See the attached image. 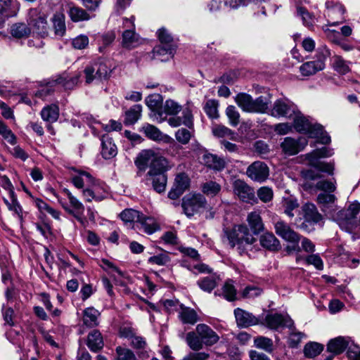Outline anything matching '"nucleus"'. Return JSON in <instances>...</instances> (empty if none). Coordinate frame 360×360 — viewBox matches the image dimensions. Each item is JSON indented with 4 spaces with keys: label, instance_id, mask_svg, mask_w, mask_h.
<instances>
[{
    "label": "nucleus",
    "instance_id": "obj_1",
    "mask_svg": "<svg viewBox=\"0 0 360 360\" xmlns=\"http://www.w3.org/2000/svg\"><path fill=\"white\" fill-rule=\"evenodd\" d=\"M332 155V150L326 147L318 148L307 153L306 160L311 168L302 171L303 178L305 180L314 181L321 178V172L332 174L334 170L333 165L319 160L321 158L330 157Z\"/></svg>",
    "mask_w": 360,
    "mask_h": 360
},
{
    "label": "nucleus",
    "instance_id": "obj_2",
    "mask_svg": "<svg viewBox=\"0 0 360 360\" xmlns=\"http://www.w3.org/2000/svg\"><path fill=\"white\" fill-rule=\"evenodd\" d=\"M223 233V240L226 239L231 248L236 246L240 252L256 241L245 225H236L232 229L226 228Z\"/></svg>",
    "mask_w": 360,
    "mask_h": 360
},
{
    "label": "nucleus",
    "instance_id": "obj_3",
    "mask_svg": "<svg viewBox=\"0 0 360 360\" xmlns=\"http://www.w3.org/2000/svg\"><path fill=\"white\" fill-rule=\"evenodd\" d=\"M168 163L166 158L159 155L153 150H142L135 160L136 166L141 172H145L147 168H149V171L165 168Z\"/></svg>",
    "mask_w": 360,
    "mask_h": 360
},
{
    "label": "nucleus",
    "instance_id": "obj_4",
    "mask_svg": "<svg viewBox=\"0 0 360 360\" xmlns=\"http://www.w3.org/2000/svg\"><path fill=\"white\" fill-rule=\"evenodd\" d=\"M235 101L244 112H247L264 113L269 108V98L263 96L254 100L250 95L240 93L236 96Z\"/></svg>",
    "mask_w": 360,
    "mask_h": 360
},
{
    "label": "nucleus",
    "instance_id": "obj_5",
    "mask_svg": "<svg viewBox=\"0 0 360 360\" xmlns=\"http://www.w3.org/2000/svg\"><path fill=\"white\" fill-rule=\"evenodd\" d=\"M112 70L101 59L87 65L84 70L85 82L99 83L110 78Z\"/></svg>",
    "mask_w": 360,
    "mask_h": 360
},
{
    "label": "nucleus",
    "instance_id": "obj_6",
    "mask_svg": "<svg viewBox=\"0 0 360 360\" xmlns=\"http://www.w3.org/2000/svg\"><path fill=\"white\" fill-rule=\"evenodd\" d=\"M63 192L67 196L70 206L64 203L59 198H58V202L67 212L72 214L82 225L85 226L86 221L82 217L84 211V205L68 189L64 188Z\"/></svg>",
    "mask_w": 360,
    "mask_h": 360
},
{
    "label": "nucleus",
    "instance_id": "obj_7",
    "mask_svg": "<svg viewBox=\"0 0 360 360\" xmlns=\"http://www.w3.org/2000/svg\"><path fill=\"white\" fill-rule=\"evenodd\" d=\"M27 22L30 30L37 35L44 37L48 34V24L46 15L37 8H31L29 11Z\"/></svg>",
    "mask_w": 360,
    "mask_h": 360
},
{
    "label": "nucleus",
    "instance_id": "obj_8",
    "mask_svg": "<svg viewBox=\"0 0 360 360\" xmlns=\"http://www.w3.org/2000/svg\"><path fill=\"white\" fill-rule=\"evenodd\" d=\"M172 166L168 163L165 168H159V169L155 171H148L146 176V182L150 184L156 192L159 193L164 192L167 181L166 172Z\"/></svg>",
    "mask_w": 360,
    "mask_h": 360
},
{
    "label": "nucleus",
    "instance_id": "obj_9",
    "mask_svg": "<svg viewBox=\"0 0 360 360\" xmlns=\"http://www.w3.org/2000/svg\"><path fill=\"white\" fill-rule=\"evenodd\" d=\"M292 118L294 127L299 132L307 134L309 136H317L321 132L320 124H311L299 110Z\"/></svg>",
    "mask_w": 360,
    "mask_h": 360
},
{
    "label": "nucleus",
    "instance_id": "obj_10",
    "mask_svg": "<svg viewBox=\"0 0 360 360\" xmlns=\"http://www.w3.org/2000/svg\"><path fill=\"white\" fill-rule=\"evenodd\" d=\"M259 324L265 326L270 329L276 330L280 327L292 328L294 322L288 315L275 313L266 314L265 317L262 316L260 319Z\"/></svg>",
    "mask_w": 360,
    "mask_h": 360
},
{
    "label": "nucleus",
    "instance_id": "obj_11",
    "mask_svg": "<svg viewBox=\"0 0 360 360\" xmlns=\"http://www.w3.org/2000/svg\"><path fill=\"white\" fill-rule=\"evenodd\" d=\"M297 111V107L292 101L283 98L274 102L271 114L274 117L292 118Z\"/></svg>",
    "mask_w": 360,
    "mask_h": 360
},
{
    "label": "nucleus",
    "instance_id": "obj_12",
    "mask_svg": "<svg viewBox=\"0 0 360 360\" xmlns=\"http://www.w3.org/2000/svg\"><path fill=\"white\" fill-rule=\"evenodd\" d=\"M206 200L200 194L187 195L183 198L182 207L188 217H193L205 206Z\"/></svg>",
    "mask_w": 360,
    "mask_h": 360
},
{
    "label": "nucleus",
    "instance_id": "obj_13",
    "mask_svg": "<svg viewBox=\"0 0 360 360\" xmlns=\"http://www.w3.org/2000/svg\"><path fill=\"white\" fill-rule=\"evenodd\" d=\"M276 233L283 240L294 243L298 248L297 244L300 236L297 233L289 224L283 220H278L274 222Z\"/></svg>",
    "mask_w": 360,
    "mask_h": 360
},
{
    "label": "nucleus",
    "instance_id": "obj_14",
    "mask_svg": "<svg viewBox=\"0 0 360 360\" xmlns=\"http://www.w3.org/2000/svg\"><path fill=\"white\" fill-rule=\"evenodd\" d=\"M326 13L329 18L328 22L331 25H336L344 20L343 15L345 9L343 6L338 2L326 1Z\"/></svg>",
    "mask_w": 360,
    "mask_h": 360
},
{
    "label": "nucleus",
    "instance_id": "obj_15",
    "mask_svg": "<svg viewBox=\"0 0 360 360\" xmlns=\"http://www.w3.org/2000/svg\"><path fill=\"white\" fill-rule=\"evenodd\" d=\"M246 173L252 180L263 182L269 176V168L264 162L256 161L248 167Z\"/></svg>",
    "mask_w": 360,
    "mask_h": 360
},
{
    "label": "nucleus",
    "instance_id": "obj_16",
    "mask_svg": "<svg viewBox=\"0 0 360 360\" xmlns=\"http://www.w3.org/2000/svg\"><path fill=\"white\" fill-rule=\"evenodd\" d=\"M307 142L305 139L296 140L291 137H285L281 143L282 151L287 155H294L302 150Z\"/></svg>",
    "mask_w": 360,
    "mask_h": 360
},
{
    "label": "nucleus",
    "instance_id": "obj_17",
    "mask_svg": "<svg viewBox=\"0 0 360 360\" xmlns=\"http://www.w3.org/2000/svg\"><path fill=\"white\" fill-rule=\"evenodd\" d=\"M233 193L240 200L250 202L255 198V192L244 181L236 179L233 183Z\"/></svg>",
    "mask_w": 360,
    "mask_h": 360
},
{
    "label": "nucleus",
    "instance_id": "obj_18",
    "mask_svg": "<svg viewBox=\"0 0 360 360\" xmlns=\"http://www.w3.org/2000/svg\"><path fill=\"white\" fill-rule=\"evenodd\" d=\"M141 131L146 136L153 141H162L165 143H172V147L178 148L174 140L168 135L162 134L155 126L150 124H145L142 126Z\"/></svg>",
    "mask_w": 360,
    "mask_h": 360
},
{
    "label": "nucleus",
    "instance_id": "obj_19",
    "mask_svg": "<svg viewBox=\"0 0 360 360\" xmlns=\"http://www.w3.org/2000/svg\"><path fill=\"white\" fill-rule=\"evenodd\" d=\"M189 184L190 179L186 174L181 173L177 174L175 178L174 186L168 193V197L172 200L178 198L186 189L188 188Z\"/></svg>",
    "mask_w": 360,
    "mask_h": 360
},
{
    "label": "nucleus",
    "instance_id": "obj_20",
    "mask_svg": "<svg viewBox=\"0 0 360 360\" xmlns=\"http://www.w3.org/2000/svg\"><path fill=\"white\" fill-rule=\"evenodd\" d=\"M195 330L207 346L213 345L219 340L218 335L206 324L200 323L197 325Z\"/></svg>",
    "mask_w": 360,
    "mask_h": 360
},
{
    "label": "nucleus",
    "instance_id": "obj_21",
    "mask_svg": "<svg viewBox=\"0 0 360 360\" xmlns=\"http://www.w3.org/2000/svg\"><path fill=\"white\" fill-rule=\"evenodd\" d=\"M234 314L237 324L240 327L246 328L260 323V318H257L252 314L240 308L234 310Z\"/></svg>",
    "mask_w": 360,
    "mask_h": 360
},
{
    "label": "nucleus",
    "instance_id": "obj_22",
    "mask_svg": "<svg viewBox=\"0 0 360 360\" xmlns=\"http://www.w3.org/2000/svg\"><path fill=\"white\" fill-rule=\"evenodd\" d=\"M135 226L136 227L134 229L143 231L148 234H153L160 229L159 225L153 218L146 217L142 213L140 214V219L135 224Z\"/></svg>",
    "mask_w": 360,
    "mask_h": 360
},
{
    "label": "nucleus",
    "instance_id": "obj_23",
    "mask_svg": "<svg viewBox=\"0 0 360 360\" xmlns=\"http://www.w3.org/2000/svg\"><path fill=\"white\" fill-rule=\"evenodd\" d=\"M72 169L77 172L75 174H71V182L77 188H84L85 186H87L93 183L94 178L89 173L79 171L75 168H72Z\"/></svg>",
    "mask_w": 360,
    "mask_h": 360
},
{
    "label": "nucleus",
    "instance_id": "obj_24",
    "mask_svg": "<svg viewBox=\"0 0 360 360\" xmlns=\"http://www.w3.org/2000/svg\"><path fill=\"white\" fill-rule=\"evenodd\" d=\"M201 162L207 167L216 171H221L225 167V161L224 159L216 155L208 153H205L202 155Z\"/></svg>",
    "mask_w": 360,
    "mask_h": 360
},
{
    "label": "nucleus",
    "instance_id": "obj_25",
    "mask_svg": "<svg viewBox=\"0 0 360 360\" xmlns=\"http://www.w3.org/2000/svg\"><path fill=\"white\" fill-rule=\"evenodd\" d=\"M101 155L105 159H110L117 153V149L113 143L112 138L108 135H103L101 137Z\"/></svg>",
    "mask_w": 360,
    "mask_h": 360
},
{
    "label": "nucleus",
    "instance_id": "obj_26",
    "mask_svg": "<svg viewBox=\"0 0 360 360\" xmlns=\"http://www.w3.org/2000/svg\"><path fill=\"white\" fill-rule=\"evenodd\" d=\"M20 5L15 0H0V15L4 18L15 16Z\"/></svg>",
    "mask_w": 360,
    "mask_h": 360
},
{
    "label": "nucleus",
    "instance_id": "obj_27",
    "mask_svg": "<svg viewBox=\"0 0 360 360\" xmlns=\"http://www.w3.org/2000/svg\"><path fill=\"white\" fill-rule=\"evenodd\" d=\"M80 74L75 73L72 75L64 72L54 81L57 84L61 85L65 89H72L79 82Z\"/></svg>",
    "mask_w": 360,
    "mask_h": 360
},
{
    "label": "nucleus",
    "instance_id": "obj_28",
    "mask_svg": "<svg viewBox=\"0 0 360 360\" xmlns=\"http://www.w3.org/2000/svg\"><path fill=\"white\" fill-rule=\"evenodd\" d=\"M260 245L269 251H277L281 248L280 241L271 232H266L259 238Z\"/></svg>",
    "mask_w": 360,
    "mask_h": 360
},
{
    "label": "nucleus",
    "instance_id": "obj_29",
    "mask_svg": "<svg viewBox=\"0 0 360 360\" xmlns=\"http://www.w3.org/2000/svg\"><path fill=\"white\" fill-rule=\"evenodd\" d=\"M302 210L306 222L316 224L321 219V215L318 212L316 206L312 203H305L302 207Z\"/></svg>",
    "mask_w": 360,
    "mask_h": 360
},
{
    "label": "nucleus",
    "instance_id": "obj_30",
    "mask_svg": "<svg viewBox=\"0 0 360 360\" xmlns=\"http://www.w3.org/2000/svg\"><path fill=\"white\" fill-rule=\"evenodd\" d=\"M87 346L91 352H96L103 347V340L101 333L98 330H94L89 333Z\"/></svg>",
    "mask_w": 360,
    "mask_h": 360
},
{
    "label": "nucleus",
    "instance_id": "obj_31",
    "mask_svg": "<svg viewBox=\"0 0 360 360\" xmlns=\"http://www.w3.org/2000/svg\"><path fill=\"white\" fill-rule=\"evenodd\" d=\"M247 221L254 234H259L264 230V224L258 212L255 211L249 213L247 217Z\"/></svg>",
    "mask_w": 360,
    "mask_h": 360
},
{
    "label": "nucleus",
    "instance_id": "obj_32",
    "mask_svg": "<svg viewBox=\"0 0 360 360\" xmlns=\"http://www.w3.org/2000/svg\"><path fill=\"white\" fill-rule=\"evenodd\" d=\"M349 341L343 337H338L328 342L327 349L333 354H339L342 353L347 347Z\"/></svg>",
    "mask_w": 360,
    "mask_h": 360
},
{
    "label": "nucleus",
    "instance_id": "obj_33",
    "mask_svg": "<svg viewBox=\"0 0 360 360\" xmlns=\"http://www.w3.org/2000/svg\"><path fill=\"white\" fill-rule=\"evenodd\" d=\"M325 68V65L320 61H309L302 64L300 70L302 75L310 76Z\"/></svg>",
    "mask_w": 360,
    "mask_h": 360
},
{
    "label": "nucleus",
    "instance_id": "obj_34",
    "mask_svg": "<svg viewBox=\"0 0 360 360\" xmlns=\"http://www.w3.org/2000/svg\"><path fill=\"white\" fill-rule=\"evenodd\" d=\"M179 317L184 323L194 325L198 321L196 311L190 307L181 306Z\"/></svg>",
    "mask_w": 360,
    "mask_h": 360
},
{
    "label": "nucleus",
    "instance_id": "obj_35",
    "mask_svg": "<svg viewBox=\"0 0 360 360\" xmlns=\"http://www.w3.org/2000/svg\"><path fill=\"white\" fill-rule=\"evenodd\" d=\"M220 278L217 275H209L198 281L200 289L210 292L219 283Z\"/></svg>",
    "mask_w": 360,
    "mask_h": 360
},
{
    "label": "nucleus",
    "instance_id": "obj_36",
    "mask_svg": "<svg viewBox=\"0 0 360 360\" xmlns=\"http://www.w3.org/2000/svg\"><path fill=\"white\" fill-rule=\"evenodd\" d=\"M282 207L284 213L289 217L295 216L294 211H297L299 207L297 200L293 196H287L283 198Z\"/></svg>",
    "mask_w": 360,
    "mask_h": 360
},
{
    "label": "nucleus",
    "instance_id": "obj_37",
    "mask_svg": "<svg viewBox=\"0 0 360 360\" xmlns=\"http://www.w3.org/2000/svg\"><path fill=\"white\" fill-rule=\"evenodd\" d=\"M140 214L141 212L135 210L127 209L120 213V218L126 224H129V226L134 229L135 224L140 219Z\"/></svg>",
    "mask_w": 360,
    "mask_h": 360
},
{
    "label": "nucleus",
    "instance_id": "obj_38",
    "mask_svg": "<svg viewBox=\"0 0 360 360\" xmlns=\"http://www.w3.org/2000/svg\"><path fill=\"white\" fill-rule=\"evenodd\" d=\"M99 315V311L94 307L86 308L83 313L84 324L90 328L96 326Z\"/></svg>",
    "mask_w": 360,
    "mask_h": 360
},
{
    "label": "nucleus",
    "instance_id": "obj_39",
    "mask_svg": "<svg viewBox=\"0 0 360 360\" xmlns=\"http://www.w3.org/2000/svg\"><path fill=\"white\" fill-rule=\"evenodd\" d=\"M41 118L48 122L53 123L57 121L59 117V109L56 105L44 107L41 112Z\"/></svg>",
    "mask_w": 360,
    "mask_h": 360
},
{
    "label": "nucleus",
    "instance_id": "obj_40",
    "mask_svg": "<svg viewBox=\"0 0 360 360\" xmlns=\"http://www.w3.org/2000/svg\"><path fill=\"white\" fill-rule=\"evenodd\" d=\"M52 21L55 34L60 37H63L66 31L64 14L61 13H55Z\"/></svg>",
    "mask_w": 360,
    "mask_h": 360
},
{
    "label": "nucleus",
    "instance_id": "obj_41",
    "mask_svg": "<svg viewBox=\"0 0 360 360\" xmlns=\"http://www.w3.org/2000/svg\"><path fill=\"white\" fill-rule=\"evenodd\" d=\"M349 64V61L345 60L340 56H335L333 58V67L340 75H346L351 71Z\"/></svg>",
    "mask_w": 360,
    "mask_h": 360
},
{
    "label": "nucleus",
    "instance_id": "obj_42",
    "mask_svg": "<svg viewBox=\"0 0 360 360\" xmlns=\"http://www.w3.org/2000/svg\"><path fill=\"white\" fill-rule=\"evenodd\" d=\"M139 44L137 34L132 30H127L122 34V45L127 49H132Z\"/></svg>",
    "mask_w": 360,
    "mask_h": 360
},
{
    "label": "nucleus",
    "instance_id": "obj_43",
    "mask_svg": "<svg viewBox=\"0 0 360 360\" xmlns=\"http://www.w3.org/2000/svg\"><path fill=\"white\" fill-rule=\"evenodd\" d=\"M142 107L141 105H134L125 112L124 124L131 125L138 121L141 117Z\"/></svg>",
    "mask_w": 360,
    "mask_h": 360
},
{
    "label": "nucleus",
    "instance_id": "obj_44",
    "mask_svg": "<svg viewBox=\"0 0 360 360\" xmlns=\"http://www.w3.org/2000/svg\"><path fill=\"white\" fill-rule=\"evenodd\" d=\"M68 14L73 22H80L90 19V16L88 13L83 8L78 6H70Z\"/></svg>",
    "mask_w": 360,
    "mask_h": 360
},
{
    "label": "nucleus",
    "instance_id": "obj_45",
    "mask_svg": "<svg viewBox=\"0 0 360 360\" xmlns=\"http://www.w3.org/2000/svg\"><path fill=\"white\" fill-rule=\"evenodd\" d=\"M186 340L189 347L194 351L201 349L205 345L196 331L188 333Z\"/></svg>",
    "mask_w": 360,
    "mask_h": 360
},
{
    "label": "nucleus",
    "instance_id": "obj_46",
    "mask_svg": "<svg viewBox=\"0 0 360 360\" xmlns=\"http://www.w3.org/2000/svg\"><path fill=\"white\" fill-rule=\"evenodd\" d=\"M176 51V46L174 44H162L156 46L153 52L155 56H167L165 60H168L169 58H172Z\"/></svg>",
    "mask_w": 360,
    "mask_h": 360
},
{
    "label": "nucleus",
    "instance_id": "obj_47",
    "mask_svg": "<svg viewBox=\"0 0 360 360\" xmlns=\"http://www.w3.org/2000/svg\"><path fill=\"white\" fill-rule=\"evenodd\" d=\"M9 197L11 200L4 198V201L5 204L7 205L9 210L13 211L18 218L22 220V209L20 206V203L18 201L17 197L13 193V194H9Z\"/></svg>",
    "mask_w": 360,
    "mask_h": 360
},
{
    "label": "nucleus",
    "instance_id": "obj_48",
    "mask_svg": "<svg viewBox=\"0 0 360 360\" xmlns=\"http://www.w3.org/2000/svg\"><path fill=\"white\" fill-rule=\"evenodd\" d=\"M30 32V28L25 23H15L11 29L12 36L19 39L28 37Z\"/></svg>",
    "mask_w": 360,
    "mask_h": 360
},
{
    "label": "nucleus",
    "instance_id": "obj_49",
    "mask_svg": "<svg viewBox=\"0 0 360 360\" xmlns=\"http://www.w3.org/2000/svg\"><path fill=\"white\" fill-rule=\"evenodd\" d=\"M255 345L257 348L263 349L268 353H271L274 351L273 340L269 338L264 336H259L254 340Z\"/></svg>",
    "mask_w": 360,
    "mask_h": 360
},
{
    "label": "nucleus",
    "instance_id": "obj_50",
    "mask_svg": "<svg viewBox=\"0 0 360 360\" xmlns=\"http://www.w3.org/2000/svg\"><path fill=\"white\" fill-rule=\"evenodd\" d=\"M323 349V347L322 345L317 342H310L305 345L304 353L306 356L313 358L319 355Z\"/></svg>",
    "mask_w": 360,
    "mask_h": 360
},
{
    "label": "nucleus",
    "instance_id": "obj_51",
    "mask_svg": "<svg viewBox=\"0 0 360 360\" xmlns=\"http://www.w3.org/2000/svg\"><path fill=\"white\" fill-rule=\"evenodd\" d=\"M221 191V186L213 181H209L202 185V191L204 194L214 196Z\"/></svg>",
    "mask_w": 360,
    "mask_h": 360
},
{
    "label": "nucleus",
    "instance_id": "obj_52",
    "mask_svg": "<svg viewBox=\"0 0 360 360\" xmlns=\"http://www.w3.org/2000/svg\"><path fill=\"white\" fill-rule=\"evenodd\" d=\"M162 102V96L158 94L149 95L146 98V104L152 111L158 110L161 106Z\"/></svg>",
    "mask_w": 360,
    "mask_h": 360
},
{
    "label": "nucleus",
    "instance_id": "obj_53",
    "mask_svg": "<svg viewBox=\"0 0 360 360\" xmlns=\"http://www.w3.org/2000/svg\"><path fill=\"white\" fill-rule=\"evenodd\" d=\"M0 135L9 143L14 145L16 143V137L7 125L0 120Z\"/></svg>",
    "mask_w": 360,
    "mask_h": 360
},
{
    "label": "nucleus",
    "instance_id": "obj_54",
    "mask_svg": "<svg viewBox=\"0 0 360 360\" xmlns=\"http://www.w3.org/2000/svg\"><path fill=\"white\" fill-rule=\"evenodd\" d=\"M297 15L302 18L303 24L305 26H313L315 22L314 17L311 13H309L304 8L298 6L297 8Z\"/></svg>",
    "mask_w": 360,
    "mask_h": 360
},
{
    "label": "nucleus",
    "instance_id": "obj_55",
    "mask_svg": "<svg viewBox=\"0 0 360 360\" xmlns=\"http://www.w3.org/2000/svg\"><path fill=\"white\" fill-rule=\"evenodd\" d=\"M226 115L231 126L236 127L240 122V114L233 105H229L226 109Z\"/></svg>",
    "mask_w": 360,
    "mask_h": 360
},
{
    "label": "nucleus",
    "instance_id": "obj_56",
    "mask_svg": "<svg viewBox=\"0 0 360 360\" xmlns=\"http://www.w3.org/2000/svg\"><path fill=\"white\" fill-rule=\"evenodd\" d=\"M148 263L152 264H157L159 266H163L167 264L170 261V257L168 252H162L161 253L152 256L148 259Z\"/></svg>",
    "mask_w": 360,
    "mask_h": 360
},
{
    "label": "nucleus",
    "instance_id": "obj_57",
    "mask_svg": "<svg viewBox=\"0 0 360 360\" xmlns=\"http://www.w3.org/2000/svg\"><path fill=\"white\" fill-rule=\"evenodd\" d=\"M116 354L117 360H136V355L128 348L117 347Z\"/></svg>",
    "mask_w": 360,
    "mask_h": 360
},
{
    "label": "nucleus",
    "instance_id": "obj_58",
    "mask_svg": "<svg viewBox=\"0 0 360 360\" xmlns=\"http://www.w3.org/2000/svg\"><path fill=\"white\" fill-rule=\"evenodd\" d=\"M164 112L168 115H175L181 110V106L173 100H167L164 105Z\"/></svg>",
    "mask_w": 360,
    "mask_h": 360
},
{
    "label": "nucleus",
    "instance_id": "obj_59",
    "mask_svg": "<svg viewBox=\"0 0 360 360\" xmlns=\"http://www.w3.org/2000/svg\"><path fill=\"white\" fill-rule=\"evenodd\" d=\"M335 200V196L330 193H321L317 197L318 202L322 205V210L325 211V209L330 205L334 203Z\"/></svg>",
    "mask_w": 360,
    "mask_h": 360
},
{
    "label": "nucleus",
    "instance_id": "obj_60",
    "mask_svg": "<svg viewBox=\"0 0 360 360\" xmlns=\"http://www.w3.org/2000/svg\"><path fill=\"white\" fill-rule=\"evenodd\" d=\"M224 297L229 301H233L236 299V290L232 281H226L223 286Z\"/></svg>",
    "mask_w": 360,
    "mask_h": 360
},
{
    "label": "nucleus",
    "instance_id": "obj_61",
    "mask_svg": "<svg viewBox=\"0 0 360 360\" xmlns=\"http://www.w3.org/2000/svg\"><path fill=\"white\" fill-rule=\"evenodd\" d=\"M99 266L105 271L109 274L117 273L120 276H122V271L119 269L113 263L106 259H102L99 263Z\"/></svg>",
    "mask_w": 360,
    "mask_h": 360
},
{
    "label": "nucleus",
    "instance_id": "obj_62",
    "mask_svg": "<svg viewBox=\"0 0 360 360\" xmlns=\"http://www.w3.org/2000/svg\"><path fill=\"white\" fill-rule=\"evenodd\" d=\"M218 103L214 100H209L205 105V112L212 119L218 117Z\"/></svg>",
    "mask_w": 360,
    "mask_h": 360
},
{
    "label": "nucleus",
    "instance_id": "obj_63",
    "mask_svg": "<svg viewBox=\"0 0 360 360\" xmlns=\"http://www.w3.org/2000/svg\"><path fill=\"white\" fill-rule=\"evenodd\" d=\"M89 37L84 34H80L72 40V46L75 49L82 50L86 48L89 45Z\"/></svg>",
    "mask_w": 360,
    "mask_h": 360
},
{
    "label": "nucleus",
    "instance_id": "obj_64",
    "mask_svg": "<svg viewBox=\"0 0 360 360\" xmlns=\"http://www.w3.org/2000/svg\"><path fill=\"white\" fill-rule=\"evenodd\" d=\"M176 139L182 144H186L189 142L191 134V132L184 128L179 129L175 133Z\"/></svg>",
    "mask_w": 360,
    "mask_h": 360
}]
</instances>
